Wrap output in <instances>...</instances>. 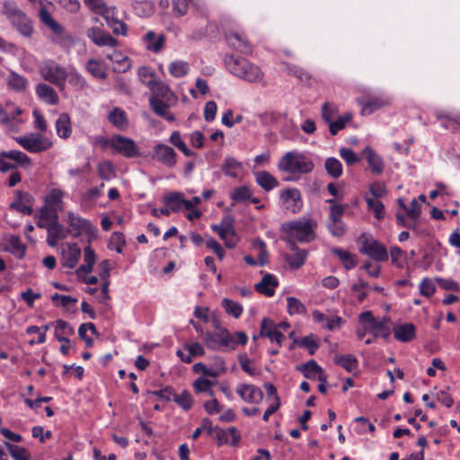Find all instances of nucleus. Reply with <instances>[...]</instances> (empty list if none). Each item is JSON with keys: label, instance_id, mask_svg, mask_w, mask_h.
<instances>
[{"label": "nucleus", "instance_id": "nucleus-1", "mask_svg": "<svg viewBox=\"0 0 460 460\" xmlns=\"http://www.w3.org/2000/svg\"><path fill=\"white\" fill-rule=\"evenodd\" d=\"M225 65L232 75L250 83L259 82L263 77L261 68L244 58L226 55Z\"/></svg>", "mask_w": 460, "mask_h": 460}, {"label": "nucleus", "instance_id": "nucleus-2", "mask_svg": "<svg viewBox=\"0 0 460 460\" xmlns=\"http://www.w3.org/2000/svg\"><path fill=\"white\" fill-rule=\"evenodd\" d=\"M316 226L314 220L301 217L283 224L281 228L288 234V243H294L295 241L309 243L315 237L314 229Z\"/></svg>", "mask_w": 460, "mask_h": 460}, {"label": "nucleus", "instance_id": "nucleus-3", "mask_svg": "<svg viewBox=\"0 0 460 460\" xmlns=\"http://www.w3.org/2000/svg\"><path fill=\"white\" fill-rule=\"evenodd\" d=\"M278 167L283 172L306 174L313 171L314 164L309 158L302 154L288 152L279 160Z\"/></svg>", "mask_w": 460, "mask_h": 460}, {"label": "nucleus", "instance_id": "nucleus-4", "mask_svg": "<svg viewBox=\"0 0 460 460\" xmlns=\"http://www.w3.org/2000/svg\"><path fill=\"white\" fill-rule=\"evenodd\" d=\"M3 13L11 23L24 37H30L33 32L31 19L13 2H5L3 6Z\"/></svg>", "mask_w": 460, "mask_h": 460}, {"label": "nucleus", "instance_id": "nucleus-5", "mask_svg": "<svg viewBox=\"0 0 460 460\" xmlns=\"http://www.w3.org/2000/svg\"><path fill=\"white\" fill-rule=\"evenodd\" d=\"M39 72L45 81L55 84L60 91L65 89L67 71L64 66L49 59L40 65Z\"/></svg>", "mask_w": 460, "mask_h": 460}, {"label": "nucleus", "instance_id": "nucleus-6", "mask_svg": "<svg viewBox=\"0 0 460 460\" xmlns=\"http://www.w3.org/2000/svg\"><path fill=\"white\" fill-rule=\"evenodd\" d=\"M16 142L30 153H40L49 149L52 146V141L40 133H31L29 135L18 137Z\"/></svg>", "mask_w": 460, "mask_h": 460}, {"label": "nucleus", "instance_id": "nucleus-7", "mask_svg": "<svg viewBox=\"0 0 460 460\" xmlns=\"http://www.w3.org/2000/svg\"><path fill=\"white\" fill-rule=\"evenodd\" d=\"M204 342L208 349L213 350L234 349L235 348L234 336L226 329H220L217 332H206Z\"/></svg>", "mask_w": 460, "mask_h": 460}, {"label": "nucleus", "instance_id": "nucleus-8", "mask_svg": "<svg viewBox=\"0 0 460 460\" xmlns=\"http://www.w3.org/2000/svg\"><path fill=\"white\" fill-rule=\"evenodd\" d=\"M358 321L361 324H367L368 332L375 339L378 337L386 339L390 335V328L387 325L388 320L386 318L378 320L373 316L370 311H367L359 314Z\"/></svg>", "mask_w": 460, "mask_h": 460}, {"label": "nucleus", "instance_id": "nucleus-9", "mask_svg": "<svg viewBox=\"0 0 460 460\" xmlns=\"http://www.w3.org/2000/svg\"><path fill=\"white\" fill-rule=\"evenodd\" d=\"M67 224L69 226L67 229L68 234L74 237H77L84 233L92 234L96 231V228L90 223V221L72 211L67 212Z\"/></svg>", "mask_w": 460, "mask_h": 460}, {"label": "nucleus", "instance_id": "nucleus-10", "mask_svg": "<svg viewBox=\"0 0 460 460\" xmlns=\"http://www.w3.org/2000/svg\"><path fill=\"white\" fill-rule=\"evenodd\" d=\"M281 206L287 211L296 214L301 211L303 200L300 191L296 188H288L280 192Z\"/></svg>", "mask_w": 460, "mask_h": 460}, {"label": "nucleus", "instance_id": "nucleus-11", "mask_svg": "<svg viewBox=\"0 0 460 460\" xmlns=\"http://www.w3.org/2000/svg\"><path fill=\"white\" fill-rule=\"evenodd\" d=\"M110 145L118 153H120L128 158L136 157L139 154L138 147L135 142L132 139L120 135L114 136L110 140Z\"/></svg>", "mask_w": 460, "mask_h": 460}, {"label": "nucleus", "instance_id": "nucleus-12", "mask_svg": "<svg viewBox=\"0 0 460 460\" xmlns=\"http://www.w3.org/2000/svg\"><path fill=\"white\" fill-rule=\"evenodd\" d=\"M177 154L172 147L164 144H156L154 146L153 158L168 168H172L177 164Z\"/></svg>", "mask_w": 460, "mask_h": 460}, {"label": "nucleus", "instance_id": "nucleus-13", "mask_svg": "<svg viewBox=\"0 0 460 460\" xmlns=\"http://www.w3.org/2000/svg\"><path fill=\"white\" fill-rule=\"evenodd\" d=\"M360 252L376 261H386L389 258L386 248L378 241H365Z\"/></svg>", "mask_w": 460, "mask_h": 460}, {"label": "nucleus", "instance_id": "nucleus-14", "mask_svg": "<svg viewBox=\"0 0 460 460\" xmlns=\"http://www.w3.org/2000/svg\"><path fill=\"white\" fill-rule=\"evenodd\" d=\"M235 391L241 399L247 403L258 404L263 398V393L261 388L253 385L240 384Z\"/></svg>", "mask_w": 460, "mask_h": 460}, {"label": "nucleus", "instance_id": "nucleus-15", "mask_svg": "<svg viewBox=\"0 0 460 460\" xmlns=\"http://www.w3.org/2000/svg\"><path fill=\"white\" fill-rule=\"evenodd\" d=\"M163 202L167 206L171 213L179 212L182 209H191V204L188 202V199H186L184 195L181 192H169L164 197Z\"/></svg>", "mask_w": 460, "mask_h": 460}, {"label": "nucleus", "instance_id": "nucleus-16", "mask_svg": "<svg viewBox=\"0 0 460 460\" xmlns=\"http://www.w3.org/2000/svg\"><path fill=\"white\" fill-rule=\"evenodd\" d=\"M86 36L97 46L116 47L118 41L110 33L99 27H91L86 31Z\"/></svg>", "mask_w": 460, "mask_h": 460}, {"label": "nucleus", "instance_id": "nucleus-17", "mask_svg": "<svg viewBox=\"0 0 460 460\" xmlns=\"http://www.w3.org/2000/svg\"><path fill=\"white\" fill-rule=\"evenodd\" d=\"M358 104L361 107V115L367 116L370 115L376 111L381 109L382 107L387 106L390 104V99L386 97H374L367 101L364 99H357Z\"/></svg>", "mask_w": 460, "mask_h": 460}, {"label": "nucleus", "instance_id": "nucleus-18", "mask_svg": "<svg viewBox=\"0 0 460 460\" xmlns=\"http://www.w3.org/2000/svg\"><path fill=\"white\" fill-rule=\"evenodd\" d=\"M31 200L32 197L30 193L16 190L14 199L10 204V208L25 215H31L33 212L32 208L30 205Z\"/></svg>", "mask_w": 460, "mask_h": 460}, {"label": "nucleus", "instance_id": "nucleus-19", "mask_svg": "<svg viewBox=\"0 0 460 460\" xmlns=\"http://www.w3.org/2000/svg\"><path fill=\"white\" fill-rule=\"evenodd\" d=\"M260 335L267 337L271 342H277L279 346L281 345L285 336L278 330V327L273 321L264 318L261 324Z\"/></svg>", "mask_w": 460, "mask_h": 460}, {"label": "nucleus", "instance_id": "nucleus-20", "mask_svg": "<svg viewBox=\"0 0 460 460\" xmlns=\"http://www.w3.org/2000/svg\"><path fill=\"white\" fill-rule=\"evenodd\" d=\"M67 234V229H66L58 221L53 223L47 230V243L50 247H56L59 241L66 238Z\"/></svg>", "mask_w": 460, "mask_h": 460}, {"label": "nucleus", "instance_id": "nucleus-21", "mask_svg": "<svg viewBox=\"0 0 460 460\" xmlns=\"http://www.w3.org/2000/svg\"><path fill=\"white\" fill-rule=\"evenodd\" d=\"M81 257V250L76 243H68L62 252V265L67 269H74Z\"/></svg>", "mask_w": 460, "mask_h": 460}, {"label": "nucleus", "instance_id": "nucleus-22", "mask_svg": "<svg viewBox=\"0 0 460 460\" xmlns=\"http://www.w3.org/2000/svg\"><path fill=\"white\" fill-rule=\"evenodd\" d=\"M226 41L233 49L248 54L252 52V48L246 38L238 32H230L226 35Z\"/></svg>", "mask_w": 460, "mask_h": 460}, {"label": "nucleus", "instance_id": "nucleus-23", "mask_svg": "<svg viewBox=\"0 0 460 460\" xmlns=\"http://www.w3.org/2000/svg\"><path fill=\"white\" fill-rule=\"evenodd\" d=\"M149 102L152 110L155 112V114L165 119L169 122L175 120L174 116L168 112L169 107L174 102H167L166 101L159 99L158 97H151Z\"/></svg>", "mask_w": 460, "mask_h": 460}, {"label": "nucleus", "instance_id": "nucleus-24", "mask_svg": "<svg viewBox=\"0 0 460 460\" xmlns=\"http://www.w3.org/2000/svg\"><path fill=\"white\" fill-rule=\"evenodd\" d=\"M50 30L52 31V35L50 36L52 43L61 48H69L73 45L74 40L72 36L65 31L61 24L58 23L57 27H53Z\"/></svg>", "mask_w": 460, "mask_h": 460}, {"label": "nucleus", "instance_id": "nucleus-25", "mask_svg": "<svg viewBox=\"0 0 460 460\" xmlns=\"http://www.w3.org/2000/svg\"><path fill=\"white\" fill-rule=\"evenodd\" d=\"M37 96L49 105H56L58 103V96L55 89L47 84L40 83L36 86Z\"/></svg>", "mask_w": 460, "mask_h": 460}, {"label": "nucleus", "instance_id": "nucleus-26", "mask_svg": "<svg viewBox=\"0 0 460 460\" xmlns=\"http://www.w3.org/2000/svg\"><path fill=\"white\" fill-rule=\"evenodd\" d=\"M146 48L152 52H160L164 46L165 37L164 34H156L153 31H149L143 38Z\"/></svg>", "mask_w": 460, "mask_h": 460}, {"label": "nucleus", "instance_id": "nucleus-27", "mask_svg": "<svg viewBox=\"0 0 460 460\" xmlns=\"http://www.w3.org/2000/svg\"><path fill=\"white\" fill-rule=\"evenodd\" d=\"M363 155L367 161L370 170L375 174H380L384 170L383 159L369 146H366Z\"/></svg>", "mask_w": 460, "mask_h": 460}, {"label": "nucleus", "instance_id": "nucleus-28", "mask_svg": "<svg viewBox=\"0 0 460 460\" xmlns=\"http://www.w3.org/2000/svg\"><path fill=\"white\" fill-rule=\"evenodd\" d=\"M65 192L59 189H51L49 193L44 197V205L61 211L64 208L63 198Z\"/></svg>", "mask_w": 460, "mask_h": 460}, {"label": "nucleus", "instance_id": "nucleus-29", "mask_svg": "<svg viewBox=\"0 0 460 460\" xmlns=\"http://www.w3.org/2000/svg\"><path fill=\"white\" fill-rule=\"evenodd\" d=\"M6 84L9 89L16 93H23L28 86V80L22 75L10 71L6 77Z\"/></svg>", "mask_w": 460, "mask_h": 460}, {"label": "nucleus", "instance_id": "nucleus-30", "mask_svg": "<svg viewBox=\"0 0 460 460\" xmlns=\"http://www.w3.org/2000/svg\"><path fill=\"white\" fill-rule=\"evenodd\" d=\"M278 286L276 278L271 274H266L261 282L255 285L256 290L265 295L266 296H272L275 293V288Z\"/></svg>", "mask_w": 460, "mask_h": 460}, {"label": "nucleus", "instance_id": "nucleus-31", "mask_svg": "<svg viewBox=\"0 0 460 460\" xmlns=\"http://www.w3.org/2000/svg\"><path fill=\"white\" fill-rule=\"evenodd\" d=\"M217 438L218 441V445H223V444L235 445L240 438V435H239L236 428L230 427L226 429H218L217 430Z\"/></svg>", "mask_w": 460, "mask_h": 460}, {"label": "nucleus", "instance_id": "nucleus-32", "mask_svg": "<svg viewBox=\"0 0 460 460\" xmlns=\"http://www.w3.org/2000/svg\"><path fill=\"white\" fill-rule=\"evenodd\" d=\"M394 333L396 340L408 342L415 338V326L412 323H404L394 328Z\"/></svg>", "mask_w": 460, "mask_h": 460}, {"label": "nucleus", "instance_id": "nucleus-33", "mask_svg": "<svg viewBox=\"0 0 460 460\" xmlns=\"http://www.w3.org/2000/svg\"><path fill=\"white\" fill-rule=\"evenodd\" d=\"M293 253L286 256V261L292 269H298L304 265L307 252L305 250L298 249L295 243H292Z\"/></svg>", "mask_w": 460, "mask_h": 460}, {"label": "nucleus", "instance_id": "nucleus-34", "mask_svg": "<svg viewBox=\"0 0 460 460\" xmlns=\"http://www.w3.org/2000/svg\"><path fill=\"white\" fill-rule=\"evenodd\" d=\"M300 370L306 378H312L318 376L319 381L326 380V376L323 374V369L314 360H309L304 364Z\"/></svg>", "mask_w": 460, "mask_h": 460}, {"label": "nucleus", "instance_id": "nucleus-35", "mask_svg": "<svg viewBox=\"0 0 460 460\" xmlns=\"http://www.w3.org/2000/svg\"><path fill=\"white\" fill-rule=\"evenodd\" d=\"M256 182L266 191H270L279 185L277 179L266 171L255 173Z\"/></svg>", "mask_w": 460, "mask_h": 460}, {"label": "nucleus", "instance_id": "nucleus-36", "mask_svg": "<svg viewBox=\"0 0 460 460\" xmlns=\"http://www.w3.org/2000/svg\"><path fill=\"white\" fill-rule=\"evenodd\" d=\"M153 95L151 97H158L167 102H175L176 97L170 88L164 83H155L152 87Z\"/></svg>", "mask_w": 460, "mask_h": 460}, {"label": "nucleus", "instance_id": "nucleus-37", "mask_svg": "<svg viewBox=\"0 0 460 460\" xmlns=\"http://www.w3.org/2000/svg\"><path fill=\"white\" fill-rule=\"evenodd\" d=\"M57 134L61 138H67L71 135L72 128L70 117L66 113H62L56 121Z\"/></svg>", "mask_w": 460, "mask_h": 460}, {"label": "nucleus", "instance_id": "nucleus-38", "mask_svg": "<svg viewBox=\"0 0 460 460\" xmlns=\"http://www.w3.org/2000/svg\"><path fill=\"white\" fill-rule=\"evenodd\" d=\"M74 334V328L63 320H58L55 327V337L60 342H68V336Z\"/></svg>", "mask_w": 460, "mask_h": 460}, {"label": "nucleus", "instance_id": "nucleus-39", "mask_svg": "<svg viewBox=\"0 0 460 460\" xmlns=\"http://www.w3.org/2000/svg\"><path fill=\"white\" fill-rule=\"evenodd\" d=\"M108 120L119 129H124L128 126L126 112L118 107L109 113Z\"/></svg>", "mask_w": 460, "mask_h": 460}, {"label": "nucleus", "instance_id": "nucleus-40", "mask_svg": "<svg viewBox=\"0 0 460 460\" xmlns=\"http://www.w3.org/2000/svg\"><path fill=\"white\" fill-rule=\"evenodd\" d=\"M85 69L95 78L105 79L107 77L106 67L104 64L96 59H89L85 64Z\"/></svg>", "mask_w": 460, "mask_h": 460}, {"label": "nucleus", "instance_id": "nucleus-41", "mask_svg": "<svg viewBox=\"0 0 460 460\" xmlns=\"http://www.w3.org/2000/svg\"><path fill=\"white\" fill-rule=\"evenodd\" d=\"M84 263L81 265L76 270L79 276L82 273L87 274L92 272L93 265L95 263V253L90 246H86L84 249Z\"/></svg>", "mask_w": 460, "mask_h": 460}, {"label": "nucleus", "instance_id": "nucleus-42", "mask_svg": "<svg viewBox=\"0 0 460 460\" xmlns=\"http://www.w3.org/2000/svg\"><path fill=\"white\" fill-rule=\"evenodd\" d=\"M334 362L349 373L356 371L358 365L357 358L351 354L336 356Z\"/></svg>", "mask_w": 460, "mask_h": 460}, {"label": "nucleus", "instance_id": "nucleus-43", "mask_svg": "<svg viewBox=\"0 0 460 460\" xmlns=\"http://www.w3.org/2000/svg\"><path fill=\"white\" fill-rule=\"evenodd\" d=\"M242 168V164L230 156L225 158L224 164L222 165V171L224 173L233 178H236L238 176Z\"/></svg>", "mask_w": 460, "mask_h": 460}, {"label": "nucleus", "instance_id": "nucleus-44", "mask_svg": "<svg viewBox=\"0 0 460 460\" xmlns=\"http://www.w3.org/2000/svg\"><path fill=\"white\" fill-rule=\"evenodd\" d=\"M66 80L76 91H82L88 86L84 77L74 68L67 71Z\"/></svg>", "mask_w": 460, "mask_h": 460}, {"label": "nucleus", "instance_id": "nucleus-45", "mask_svg": "<svg viewBox=\"0 0 460 460\" xmlns=\"http://www.w3.org/2000/svg\"><path fill=\"white\" fill-rule=\"evenodd\" d=\"M436 117L438 119H443L442 126L445 128L456 129L460 125V113L459 114H449L441 111L436 112Z\"/></svg>", "mask_w": 460, "mask_h": 460}, {"label": "nucleus", "instance_id": "nucleus-46", "mask_svg": "<svg viewBox=\"0 0 460 460\" xmlns=\"http://www.w3.org/2000/svg\"><path fill=\"white\" fill-rule=\"evenodd\" d=\"M8 155L9 160L13 161V164L22 168H30L32 164L31 159L23 152L19 150H9Z\"/></svg>", "mask_w": 460, "mask_h": 460}, {"label": "nucleus", "instance_id": "nucleus-47", "mask_svg": "<svg viewBox=\"0 0 460 460\" xmlns=\"http://www.w3.org/2000/svg\"><path fill=\"white\" fill-rule=\"evenodd\" d=\"M218 366L219 368L212 369V367H208L202 363H197L194 365V370L196 372H201L204 376H207L217 377L226 370L224 359H218Z\"/></svg>", "mask_w": 460, "mask_h": 460}, {"label": "nucleus", "instance_id": "nucleus-48", "mask_svg": "<svg viewBox=\"0 0 460 460\" xmlns=\"http://www.w3.org/2000/svg\"><path fill=\"white\" fill-rule=\"evenodd\" d=\"M6 250L17 258L22 259L25 255L26 248L18 236L13 235L8 241V248Z\"/></svg>", "mask_w": 460, "mask_h": 460}, {"label": "nucleus", "instance_id": "nucleus-49", "mask_svg": "<svg viewBox=\"0 0 460 460\" xmlns=\"http://www.w3.org/2000/svg\"><path fill=\"white\" fill-rule=\"evenodd\" d=\"M324 167L328 174L332 178H339L342 174V164L337 158H327Z\"/></svg>", "mask_w": 460, "mask_h": 460}, {"label": "nucleus", "instance_id": "nucleus-50", "mask_svg": "<svg viewBox=\"0 0 460 460\" xmlns=\"http://www.w3.org/2000/svg\"><path fill=\"white\" fill-rule=\"evenodd\" d=\"M332 252L339 257L346 270H351L356 266V261L350 252L340 248H333Z\"/></svg>", "mask_w": 460, "mask_h": 460}, {"label": "nucleus", "instance_id": "nucleus-51", "mask_svg": "<svg viewBox=\"0 0 460 460\" xmlns=\"http://www.w3.org/2000/svg\"><path fill=\"white\" fill-rule=\"evenodd\" d=\"M222 306L228 314L234 318H239L243 311V306L239 303L228 298L222 300Z\"/></svg>", "mask_w": 460, "mask_h": 460}, {"label": "nucleus", "instance_id": "nucleus-52", "mask_svg": "<svg viewBox=\"0 0 460 460\" xmlns=\"http://www.w3.org/2000/svg\"><path fill=\"white\" fill-rule=\"evenodd\" d=\"M352 119V115L350 113H347L342 117L338 118L335 120H332L329 125L330 133L332 136L338 134V132L343 129L346 127V124L350 122Z\"/></svg>", "mask_w": 460, "mask_h": 460}, {"label": "nucleus", "instance_id": "nucleus-53", "mask_svg": "<svg viewBox=\"0 0 460 460\" xmlns=\"http://www.w3.org/2000/svg\"><path fill=\"white\" fill-rule=\"evenodd\" d=\"M284 66H285V71L288 74L296 76L301 82H307L310 80L311 75H309V73L307 71H305L302 67H299L295 65L288 64V63H285Z\"/></svg>", "mask_w": 460, "mask_h": 460}, {"label": "nucleus", "instance_id": "nucleus-54", "mask_svg": "<svg viewBox=\"0 0 460 460\" xmlns=\"http://www.w3.org/2000/svg\"><path fill=\"white\" fill-rule=\"evenodd\" d=\"M189 64L187 62L177 60L169 65V72L174 77H181L188 74Z\"/></svg>", "mask_w": 460, "mask_h": 460}, {"label": "nucleus", "instance_id": "nucleus-55", "mask_svg": "<svg viewBox=\"0 0 460 460\" xmlns=\"http://www.w3.org/2000/svg\"><path fill=\"white\" fill-rule=\"evenodd\" d=\"M8 448V451L13 460H30V455L24 447L10 444L9 442L4 443Z\"/></svg>", "mask_w": 460, "mask_h": 460}, {"label": "nucleus", "instance_id": "nucleus-56", "mask_svg": "<svg viewBox=\"0 0 460 460\" xmlns=\"http://www.w3.org/2000/svg\"><path fill=\"white\" fill-rule=\"evenodd\" d=\"M84 4L93 13L102 15L103 18H107L109 15L108 6L103 0H84Z\"/></svg>", "mask_w": 460, "mask_h": 460}, {"label": "nucleus", "instance_id": "nucleus-57", "mask_svg": "<svg viewBox=\"0 0 460 460\" xmlns=\"http://www.w3.org/2000/svg\"><path fill=\"white\" fill-rule=\"evenodd\" d=\"M173 401L185 411L190 410L193 403L192 396L188 391H182L179 394L174 393Z\"/></svg>", "mask_w": 460, "mask_h": 460}, {"label": "nucleus", "instance_id": "nucleus-58", "mask_svg": "<svg viewBox=\"0 0 460 460\" xmlns=\"http://www.w3.org/2000/svg\"><path fill=\"white\" fill-rule=\"evenodd\" d=\"M287 307L289 314H302L305 313V307L303 303L293 296L287 297Z\"/></svg>", "mask_w": 460, "mask_h": 460}, {"label": "nucleus", "instance_id": "nucleus-59", "mask_svg": "<svg viewBox=\"0 0 460 460\" xmlns=\"http://www.w3.org/2000/svg\"><path fill=\"white\" fill-rule=\"evenodd\" d=\"M367 208L375 213L377 219H382L385 216V206L377 199L366 198Z\"/></svg>", "mask_w": 460, "mask_h": 460}, {"label": "nucleus", "instance_id": "nucleus-60", "mask_svg": "<svg viewBox=\"0 0 460 460\" xmlns=\"http://www.w3.org/2000/svg\"><path fill=\"white\" fill-rule=\"evenodd\" d=\"M91 331L93 333L96 332V328L93 323H82L78 329L79 337L85 341L86 347H92L93 341L92 338L87 335V332Z\"/></svg>", "mask_w": 460, "mask_h": 460}, {"label": "nucleus", "instance_id": "nucleus-61", "mask_svg": "<svg viewBox=\"0 0 460 460\" xmlns=\"http://www.w3.org/2000/svg\"><path fill=\"white\" fill-rule=\"evenodd\" d=\"M51 301L53 303H56V301H58L59 303L58 305H60L62 307H64L66 310H69L72 306H74L77 303V298L66 296V295H60L58 293H55L51 296Z\"/></svg>", "mask_w": 460, "mask_h": 460}, {"label": "nucleus", "instance_id": "nucleus-62", "mask_svg": "<svg viewBox=\"0 0 460 460\" xmlns=\"http://www.w3.org/2000/svg\"><path fill=\"white\" fill-rule=\"evenodd\" d=\"M323 119L330 124L338 115V109L335 105L330 104L329 102H324L322 106L321 112Z\"/></svg>", "mask_w": 460, "mask_h": 460}, {"label": "nucleus", "instance_id": "nucleus-63", "mask_svg": "<svg viewBox=\"0 0 460 460\" xmlns=\"http://www.w3.org/2000/svg\"><path fill=\"white\" fill-rule=\"evenodd\" d=\"M211 228L222 240H226L229 235H233V226L226 220H223L220 225H212Z\"/></svg>", "mask_w": 460, "mask_h": 460}, {"label": "nucleus", "instance_id": "nucleus-64", "mask_svg": "<svg viewBox=\"0 0 460 460\" xmlns=\"http://www.w3.org/2000/svg\"><path fill=\"white\" fill-rule=\"evenodd\" d=\"M252 196V190L247 186H241L232 192L231 198L236 202H244Z\"/></svg>", "mask_w": 460, "mask_h": 460}]
</instances>
